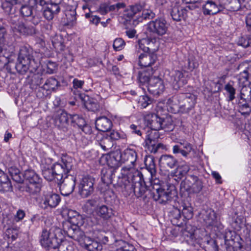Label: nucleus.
I'll list each match as a JSON object with an SVG mask.
<instances>
[{
  "label": "nucleus",
  "instance_id": "1",
  "mask_svg": "<svg viewBox=\"0 0 251 251\" xmlns=\"http://www.w3.org/2000/svg\"><path fill=\"white\" fill-rule=\"evenodd\" d=\"M49 0H18L10 4H4V10L6 14H15L18 9H20L21 15L23 17L29 18V20L34 25H38L41 21L40 18L33 14V8L37 4L44 5Z\"/></svg>",
  "mask_w": 251,
  "mask_h": 251
},
{
  "label": "nucleus",
  "instance_id": "2",
  "mask_svg": "<svg viewBox=\"0 0 251 251\" xmlns=\"http://www.w3.org/2000/svg\"><path fill=\"white\" fill-rule=\"evenodd\" d=\"M39 55L29 47H22L15 65L17 72L23 75L28 71L32 73L36 72L40 66Z\"/></svg>",
  "mask_w": 251,
  "mask_h": 251
},
{
  "label": "nucleus",
  "instance_id": "3",
  "mask_svg": "<svg viewBox=\"0 0 251 251\" xmlns=\"http://www.w3.org/2000/svg\"><path fill=\"white\" fill-rule=\"evenodd\" d=\"M73 166V159L69 156L62 158L61 162L55 163L51 169L42 170V175L47 180L60 183L64 175L71 172Z\"/></svg>",
  "mask_w": 251,
  "mask_h": 251
},
{
  "label": "nucleus",
  "instance_id": "4",
  "mask_svg": "<svg viewBox=\"0 0 251 251\" xmlns=\"http://www.w3.org/2000/svg\"><path fill=\"white\" fill-rule=\"evenodd\" d=\"M62 241L61 230L53 226L49 230L43 229L40 242L45 248L51 249L58 248L59 251H74L72 247L66 246V244L60 243Z\"/></svg>",
  "mask_w": 251,
  "mask_h": 251
},
{
  "label": "nucleus",
  "instance_id": "5",
  "mask_svg": "<svg viewBox=\"0 0 251 251\" xmlns=\"http://www.w3.org/2000/svg\"><path fill=\"white\" fill-rule=\"evenodd\" d=\"M126 189L137 198L143 196L148 190L142 179L141 172L135 168H126Z\"/></svg>",
  "mask_w": 251,
  "mask_h": 251
},
{
  "label": "nucleus",
  "instance_id": "6",
  "mask_svg": "<svg viewBox=\"0 0 251 251\" xmlns=\"http://www.w3.org/2000/svg\"><path fill=\"white\" fill-rule=\"evenodd\" d=\"M24 179L26 184H21L19 189L29 195H34L40 192L41 189V179L34 171L29 169L25 171Z\"/></svg>",
  "mask_w": 251,
  "mask_h": 251
},
{
  "label": "nucleus",
  "instance_id": "7",
  "mask_svg": "<svg viewBox=\"0 0 251 251\" xmlns=\"http://www.w3.org/2000/svg\"><path fill=\"white\" fill-rule=\"evenodd\" d=\"M164 79L171 83L175 90H178L188 82L187 76L179 70L171 71L166 70L164 74Z\"/></svg>",
  "mask_w": 251,
  "mask_h": 251
},
{
  "label": "nucleus",
  "instance_id": "8",
  "mask_svg": "<svg viewBox=\"0 0 251 251\" xmlns=\"http://www.w3.org/2000/svg\"><path fill=\"white\" fill-rule=\"evenodd\" d=\"M144 6V2L135 3L128 6L126 8V29L128 28V25L136 26L141 21V18H139V15L137 14Z\"/></svg>",
  "mask_w": 251,
  "mask_h": 251
},
{
  "label": "nucleus",
  "instance_id": "9",
  "mask_svg": "<svg viewBox=\"0 0 251 251\" xmlns=\"http://www.w3.org/2000/svg\"><path fill=\"white\" fill-rule=\"evenodd\" d=\"M69 223H63V230L64 232L70 238L80 243H85L86 241L90 240L89 237H86L83 231L75 226H71Z\"/></svg>",
  "mask_w": 251,
  "mask_h": 251
},
{
  "label": "nucleus",
  "instance_id": "10",
  "mask_svg": "<svg viewBox=\"0 0 251 251\" xmlns=\"http://www.w3.org/2000/svg\"><path fill=\"white\" fill-rule=\"evenodd\" d=\"M153 200L160 203H165L171 201L175 194L169 189L165 190L161 185L154 184L151 190Z\"/></svg>",
  "mask_w": 251,
  "mask_h": 251
},
{
  "label": "nucleus",
  "instance_id": "11",
  "mask_svg": "<svg viewBox=\"0 0 251 251\" xmlns=\"http://www.w3.org/2000/svg\"><path fill=\"white\" fill-rule=\"evenodd\" d=\"M144 121L147 126L155 131L165 129L167 126V120L154 113L146 114L144 116Z\"/></svg>",
  "mask_w": 251,
  "mask_h": 251
},
{
  "label": "nucleus",
  "instance_id": "12",
  "mask_svg": "<svg viewBox=\"0 0 251 251\" xmlns=\"http://www.w3.org/2000/svg\"><path fill=\"white\" fill-rule=\"evenodd\" d=\"M95 179L90 176H84L78 184V194L82 198H85L90 196L94 192Z\"/></svg>",
  "mask_w": 251,
  "mask_h": 251
},
{
  "label": "nucleus",
  "instance_id": "13",
  "mask_svg": "<svg viewBox=\"0 0 251 251\" xmlns=\"http://www.w3.org/2000/svg\"><path fill=\"white\" fill-rule=\"evenodd\" d=\"M181 187L189 193H198L203 188L202 181L197 176L191 175L181 183Z\"/></svg>",
  "mask_w": 251,
  "mask_h": 251
},
{
  "label": "nucleus",
  "instance_id": "14",
  "mask_svg": "<svg viewBox=\"0 0 251 251\" xmlns=\"http://www.w3.org/2000/svg\"><path fill=\"white\" fill-rule=\"evenodd\" d=\"M64 177L57 183L59 186L61 194L63 196H69L73 193L75 186L76 177L72 175H65Z\"/></svg>",
  "mask_w": 251,
  "mask_h": 251
},
{
  "label": "nucleus",
  "instance_id": "15",
  "mask_svg": "<svg viewBox=\"0 0 251 251\" xmlns=\"http://www.w3.org/2000/svg\"><path fill=\"white\" fill-rule=\"evenodd\" d=\"M102 159H104L107 165L111 168H118L124 162L120 150H117L103 156Z\"/></svg>",
  "mask_w": 251,
  "mask_h": 251
},
{
  "label": "nucleus",
  "instance_id": "16",
  "mask_svg": "<svg viewBox=\"0 0 251 251\" xmlns=\"http://www.w3.org/2000/svg\"><path fill=\"white\" fill-rule=\"evenodd\" d=\"M181 99V112L188 113L194 108L196 103L197 97L191 93L181 94L180 95Z\"/></svg>",
  "mask_w": 251,
  "mask_h": 251
},
{
  "label": "nucleus",
  "instance_id": "17",
  "mask_svg": "<svg viewBox=\"0 0 251 251\" xmlns=\"http://www.w3.org/2000/svg\"><path fill=\"white\" fill-rule=\"evenodd\" d=\"M148 29L158 35H164L168 30V25L166 20L162 18L151 21L148 25Z\"/></svg>",
  "mask_w": 251,
  "mask_h": 251
},
{
  "label": "nucleus",
  "instance_id": "18",
  "mask_svg": "<svg viewBox=\"0 0 251 251\" xmlns=\"http://www.w3.org/2000/svg\"><path fill=\"white\" fill-rule=\"evenodd\" d=\"M60 201L59 195L53 193L44 194L40 203L41 207L44 209L53 208L56 207Z\"/></svg>",
  "mask_w": 251,
  "mask_h": 251
},
{
  "label": "nucleus",
  "instance_id": "19",
  "mask_svg": "<svg viewBox=\"0 0 251 251\" xmlns=\"http://www.w3.org/2000/svg\"><path fill=\"white\" fill-rule=\"evenodd\" d=\"M69 116L70 115L64 110H58L53 116L55 126L64 131L66 130L69 126Z\"/></svg>",
  "mask_w": 251,
  "mask_h": 251
},
{
  "label": "nucleus",
  "instance_id": "20",
  "mask_svg": "<svg viewBox=\"0 0 251 251\" xmlns=\"http://www.w3.org/2000/svg\"><path fill=\"white\" fill-rule=\"evenodd\" d=\"M49 2L50 0L42 6L43 15L48 21L52 20L60 10L58 4Z\"/></svg>",
  "mask_w": 251,
  "mask_h": 251
},
{
  "label": "nucleus",
  "instance_id": "21",
  "mask_svg": "<svg viewBox=\"0 0 251 251\" xmlns=\"http://www.w3.org/2000/svg\"><path fill=\"white\" fill-rule=\"evenodd\" d=\"M148 90L154 95H159L165 90L163 81L158 77H151L148 86Z\"/></svg>",
  "mask_w": 251,
  "mask_h": 251
},
{
  "label": "nucleus",
  "instance_id": "22",
  "mask_svg": "<svg viewBox=\"0 0 251 251\" xmlns=\"http://www.w3.org/2000/svg\"><path fill=\"white\" fill-rule=\"evenodd\" d=\"M177 161L173 155L164 154L159 159V165L161 169L165 171H169L176 166Z\"/></svg>",
  "mask_w": 251,
  "mask_h": 251
},
{
  "label": "nucleus",
  "instance_id": "23",
  "mask_svg": "<svg viewBox=\"0 0 251 251\" xmlns=\"http://www.w3.org/2000/svg\"><path fill=\"white\" fill-rule=\"evenodd\" d=\"M225 8L222 4H218L212 0H207L202 6L204 15H214L222 11Z\"/></svg>",
  "mask_w": 251,
  "mask_h": 251
},
{
  "label": "nucleus",
  "instance_id": "24",
  "mask_svg": "<svg viewBox=\"0 0 251 251\" xmlns=\"http://www.w3.org/2000/svg\"><path fill=\"white\" fill-rule=\"evenodd\" d=\"M193 150L192 145L187 142H179L173 146V153L175 154L180 153L183 157H187Z\"/></svg>",
  "mask_w": 251,
  "mask_h": 251
},
{
  "label": "nucleus",
  "instance_id": "25",
  "mask_svg": "<svg viewBox=\"0 0 251 251\" xmlns=\"http://www.w3.org/2000/svg\"><path fill=\"white\" fill-rule=\"evenodd\" d=\"M119 134L117 132L111 133L110 136H103L101 139L98 140V144L104 151H107L113 147L114 141L113 139H117Z\"/></svg>",
  "mask_w": 251,
  "mask_h": 251
},
{
  "label": "nucleus",
  "instance_id": "26",
  "mask_svg": "<svg viewBox=\"0 0 251 251\" xmlns=\"http://www.w3.org/2000/svg\"><path fill=\"white\" fill-rule=\"evenodd\" d=\"M201 215L207 226H217V216L214 210L211 209L203 210Z\"/></svg>",
  "mask_w": 251,
  "mask_h": 251
},
{
  "label": "nucleus",
  "instance_id": "27",
  "mask_svg": "<svg viewBox=\"0 0 251 251\" xmlns=\"http://www.w3.org/2000/svg\"><path fill=\"white\" fill-rule=\"evenodd\" d=\"M12 185L7 174L0 169V192L12 191Z\"/></svg>",
  "mask_w": 251,
  "mask_h": 251
},
{
  "label": "nucleus",
  "instance_id": "28",
  "mask_svg": "<svg viewBox=\"0 0 251 251\" xmlns=\"http://www.w3.org/2000/svg\"><path fill=\"white\" fill-rule=\"evenodd\" d=\"M112 126L111 121L106 117H99L96 121V127L99 131L107 132L111 129Z\"/></svg>",
  "mask_w": 251,
  "mask_h": 251
},
{
  "label": "nucleus",
  "instance_id": "29",
  "mask_svg": "<svg viewBox=\"0 0 251 251\" xmlns=\"http://www.w3.org/2000/svg\"><path fill=\"white\" fill-rule=\"evenodd\" d=\"M83 101V104L85 107L89 111L96 112L100 109V105L98 101L92 98L89 97L88 96H84L82 98L80 96Z\"/></svg>",
  "mask_w": 251,
  "mask_h": 251
},
{
  "label": "nucleus",
  "instance_id": "30",
  "mask_svg": "<svg viewBox=\"0 0 251 251\" xmlns=\"http://www.w3.org/2000/svg\"><path fill=\"white\" fill-rule=\"evenodd\" d=\"M171 15L174 21H180L187 17L186 10L179 5H175L172 9Z\"/></svg>",
  "mask_w": 251,
  "mask_h": 251
},
{
  "label": "nucleus",
  "instance_id": "31",
  "mask_svg": "<svg viewBox=\"0 0 251 251\" xmlns=\"http://www.w3.org/2000/svg\"><path fill=\"white\" fill-rule=\"evenodd\" d=\"M180 103V95L174 96L170 98L167 101L169 107L174 113L181 112Z\"/></svg>",
  "mask_w": 251,
  "mask_h": 251
},
{
  "label": "nucleus",
  "instance_id": "32",
  "mask_svg": "<svg viewBox=\"0 0 251 251\" xmlns=\"http://www.w3.org/2000/svg\"><path fill=\"white\" fill-rule=\"evenodd\" d=\"M156 56L149 54H141L139 56V64L143 67L151 66L155 62Z\"/></svg>",
  "mask_w": 251,
  "mask_h": 251
},
{
  "label": "nucleus",
  "instance_id": "33",
  "mask_svg": "<svg viewBox=\"0 0 251 251\" xmlns=\"http://www.w3.org/2000/svg\"><path fill=\"white\" fill-rule=\"evenodd\" d=\"M96 212L97 215L104 220L110 219L113 215V209L107 206L102 205L97 208Z\"/></svg>",
  "mask_w": 251,
  "mask_h": 251
},
{
  "label": "nucleus",
  "instance_id": "34",
  "mask_svg": "<svg viewBox=\"0 0 251 251\" xmlns=\"http://www.w3.org/2000/svg\"><path fill=\"white\" fill-rule=\"evenodd\" d=\"M251 100H246L240 99L237 102L238 111L242 115L248 116L251 112V107L249 106L248 102Z\"/></svg>",
  "mask_w": 251,
  "mask_h": 251
},
{
  "label": "nucleus",
  "instance_id": "35",
  "mask_svg": "<svg viewBox=\"0 0 251 251\" xmlns=\"http://www.w3.org/2000/svg\"><path fill=\"white\" fill-rule=\"evenodd\" d=\"M183 61L184 62L183 67L190 71H193L199 66L196 57L192 54H189L187 58Z\"/></svg>",
  "mask_w": 251,
  "mask_h": 251
},
{
  "label": "nucleus",
  "instance_id": "36",
  "mask_svg": "<svg viewBox=\"0 0 251 251\" xmlns=\"http://www.w3.org/2000/svg\"><path fill=\"white\" fill-rule=\"evenodd\" d=\"M113 171L111 169L103 168L101 171V180L107 186L112 183Z\"/></svg>",
  "mask_w": 251,
  "mask_h": 251
},
{
  "label": "nucleus",
  "instance_id": "37",
  "mask_svg": "<svg viewBox=\"0 0 251 251\" xmlns=\"http://www.w3.org/2000/svg\"><path fill=\"white\" fill-rule=\"evenodd\" d=\"M145 165L147 169L151 173V176L155 175L156 172L154 159L152 156H146L144 160Z\"/></svg>",
  "mask_w": 251,
  "mask_h": 251
},
{
  "label": "nucleus",
  "instance_id": "38",
  "mask_svg": "<svg viewBox=\"0 0 251 251\" xmlns=\"http://www.w3.org/2000/svg\"><path fill=\"white\" fill-rule=\"evenodd\" d=\"M137 159V153L132 149H126V168L133 167Z\"/></svg>",
  "mask_w": 251,
  "mask_h": 251
},
{
  "label": "nucleus",
  "instance_id": "39",
  "mask_svg": "<svg viewBox=\"0 0 251 251\" xmlns=\"http://www.w3.org/2000/svg\"><path fill=\"white\" fill-rule=\"evenodd\" d=\"M133 107L135 108V105H138L141 108H146L148 105L151 103L152 100L147 95L139 96L138 99L134 100Z\"/></svg>",
  "mask_w": 251,
  "mask_h": 251
},
{
  "label": "nucleus",
  "instance_id": "40",
  "mask_svg": "<svg viewBox=\"0 0 251 251\" xmlns=\"http://www.w3.org/2000/svg\"><path fill=\"white\" fill-rule=\"evenodd\" d=\"M59 86V82L55 78L51 77L47 79L43 88L47 91H54Z\"/></svg>",
  "mask_w": 251,
  "mask_h": 251
},
{
  "label": "nucleus",
  "instance_id": "41",
  "mask_svg": "<svg viewBox=\"0 0 251 251\" xmlns=\"http://www.w3.org/2000/svg\"><path fill=\"white\" fill-rule=\"evenodd\" d=\"M182 213L184 218L191 219L193 216V208L191 204L188 201H184L182 204Z\"/></svg>",
  "mask_w": 251,
  "mask_h": 251
},
{
  "label": "nucleus",
  "instance_id": "42",
  "mask_svg": "<svg viewBox=\"0 0 251 251\" xmlns=\"http://www.w3.org/2000/svg\"><path fill=\"white\" fill-rule=\"evenodd\" d=\"M51 42L53 47L57 50L62 51L64 50V39L60 35H55L52 37Z\"/></svg>",
  "mask_w": 251,
  "mask_h": 251
},
{
  "label": "nucleus",
  "instance_id": "43",
  "mask_svg": "<svg viewBox=\"0 0 251 251\" xmlns=\"http://www.w3.org/2000/svg\"><path fill=\"white\" fill-rule=\"evenodd\" d=\"M153 43L149 38H143L138 41L139 49L148 52L152 48Z\"/></svg>",
  "mask_w": 251,
  "mask_h": 251
},
{
  "label": "nucleus",
  "instance_id": "44",
  "mask_svg": "<svg viewBox=\"0 0 251 251\" xmlns=\"http://www.w3.org/2000/svg\"><path fill=\"white\" fill-rule=\"evenodd\" d=\"M70 119H71V125L74 127L77 126L79 128L80 126H84L85 122L81 116L77 114L70 115Z\"/></svg>",
  "mask_w": 251,
  "mask_h": 251
},
{
  "label": "nucleus",
  "instance_id": "45",
  "mask_svg": "<svg viewBox=\"0 0 251 251\" xmlns=\"http://www.w3.org/2000/svg\"><path fill=\"white\" fill-rule=\"evenodd\" d=\"M190 170V167L186 164L178 166L175 172V176L181 179L185 176Z\"/></svg>",
  "mask_w": 251,
  "mask_h": 251
},
{
  "label": "nucleus",
  "instance_id": "46",
  "mask_svg": "<svg viewBox=\"0 0 251 251\" xmlns=\"http://www.w3.org/2000/svg\"><path fill=\"white\" fill-rule=\"evenodd\" d=\"M151 79V74L150 73L145 71L139 72L138 79L140 83L142 85L147 84L146 87L147 88Z\"/></svg>",
  "mask_w": 251,
  "mask_h": 251
},
{
  "label": "nucleus",
  "instance_id": "47",
  "mask_svg": "<svg viewBox=\"0 0 251 251\" xmlns=\"http://www.w3.org/2000/svg\"><path fill=\"white\" fill-rule=\"evenodd\" d=\"M116 196L110 190H106L104 194L105 201L110 205H113L116 202Z\"/></svg>",
  "mask_w": 251,
  "mask_h": 251
},
{
  "label": "nucleus",
  "instance_id": "48",
  "mask_svg": "<svg viewBox=\"0 0 251 251\" xmlns=\"http://www.w3.org/2000/svg\"><path fill=\"white\" fill-rule=\"evenodd\" d=\"M6 234L8 239V242H12L18 238L19 231L17 229L8 228L6 230Z\"/></svg>",
  "mask_w": 251,
  "mask_h": 251
},
{
  "label": "nucleus",
  "instance_id": "49",
  "mask_svg": "<svg viewBox=\"0 0 251 251\" xmlns=\"http://www.w3.org/2000/svg\"><path fill=\"white\" fill-rule=\"evenodd\" d=\"M238 45L244 48H247L251 45V37L246 35L241 37L238 41Z\"/></svg>",
  "mask_w": 251,
  "mask_h": 251
},
{
  "label": "nucleus",
  "instance_id": "50",
  "mask_svg": "<svg viewBox=\"0 0 251 251\" xmlns=\"http://www.w3.org/2000/svg\"><path fill=\"white\" fill-rule=\"evenodd\" d=\"M65 14L69 24H73L76 20V12L75 10L67 9Z\"/></svg>",
  "mask_w": 251,
  "mask_h": 251
},
{
  "label": "nucleus",
  "instance_id": "51",
  "mask_svg": "<svg viewBox=\"0 0 251 251\" xmlns=\"http://www.w3.org/2000/svg\"><path fill=\"white\" fill-rule=\"evenodd\" d=\"M86 248L90 251H100L102 247L100 244L95 241H92L91 243L87 244L85 242Z\"/></svg>",
  "mask_w": 251,
  "mask_h": 251
},
{
  "label": "nucleus",
  "instance_id": "52",
  "mask_svg": "<svg viewBox=\"0 0 251 251\" xmlns=\"http://www.w3.org/2000/svg\"><path fill=\"white\" fill-rule=\"evenodd\" d=\"M155 17V13L151 10L146 9L144 10L142 12V16H139V18H141V21L142 22L143 20H150Z\"/></svg>",
  "mask_w": 251,
  "mask_h": 251
},
{
  "label": "nucleus",
  "instance_id": "53",
  "mask_svg": "<svg viewBox=\"0 0 251 251\" xmlns=\"http://www.w3.org/2000/svg\"><path fill=\"white\" fill-rule=\"evenodd\" d=\"M125 46L124 40L121 38H116L113 42V47L115 50L118 51L121 50Z\"/></svg>",
  "mask_w": 251,
  "mask_h": 251
},
{
  "label": "nucleus",
  "instance_id": "54",
  "mask_svg": "<svg viewBox=\"0 0 251 251\" xmlns=\"http://www.w3.org/2000/svg\"><path fill=\"white\" fill-rule=\"evenodd\" d=\"M12 28L14 31H17L23 34L26 33L27 29L24 24L22 23L19 22L16 25L12 26Z\"/></svg>",
  "mask_w": 251,
  "mask_h": 251
},
{
  "label": "nucleus",
  "instance_id": "55",
  "mask_svg": "<svg viewBox=\"0 0 251 251\" xmlns=\"http://www.w3.org/2000/svg\"><path fill=\"white\" fill-rule=\"evenodd\" d=\"M225 90L228 93L229 100H232L235 98V89L229 83L227 84L225 86Z\"/></svg>",
  "mask_w": 251,
  "mask_h": 251
},
{
  "label": "nucleus",
  "instance_id": "56",
  "mask_svg": "<svg viewBox=\"0 0 251 251\" xmlns=\"http://www.w3.org/2000/svg\"><path fill=\"white\" fill-rule=\"evenodd\" d=\"M25 216V213L24 210L19 209H18L16 214L14 215V220L16 222H19L22 221Z\"/></svg>",
  "mask_w": 251,
  "mask_h": 251
},
{
  "label": "nucleus",
  "instance_id": "57",
  "mask_svg": "<svg viewBox=\"0 0 251 251\" xmlns=\"http://www.w3.org/2000/svg\"><path fill=\"white\" fill-rule=\"evenodd\" d=\"M207 244L210 251H218V246L216 240L210 239L207 241Z\"/></svg>",
  "mask_w": 251,
  "mask_h": 251
},
{
  "label": "nucleus",
  "instance_id": "58",
  "mask_svg": "<svg viewBox=\"0 0 251 251\" xmlns=\"http://www.w3.org/2000/svg\"><path fill=\"white\" fill-rule=\"evenodd\" d=\"M6 34V30L5 28L2 25H0V47L4 44L5 41V35Z\"/></svg>",
  "mask_w": 251,
  "mask_h": 251
},
{
  "label": "nucleus",
  "instance_id": "59",
  "mask_svg": "<svg viewBox=\"0 0 251 251\" xmlns=\"http://www.w3.org/2000/svg\"><path fill=\"white\" fill-rule=\"evenodd\" d=\"M230 4V10L232 11H237L241 7L240 3L239 0H231Z\"/></svg>",
  "mask_w": 251,
  "mask_h": 251
},
{
  "label": "nucleus",
  "instance_id": "60",
  "mask_svg": "<svg viewBox=\"0 0 251 251\" xmlns=\"http://www.w3.org/2000/svg\"><path fill=\"white\" fill-rule=\"evenodd\" d=\"M242 223V221L237 216L232 218L231 225L235 228L239 227Z\"/></svg>",
  "mask_w": 251,
  "mask_h": 251
},
{
  "label": "nucleus",
  "instance_id": "61",
  "mask_svg": "<svg viewBox=\"0 0 251 251\" xmlns=\"http://www.w3.org/2000/svg\"><path fill=\"white\" fill-rule=\"evenodd\" d=\"M77 220H81V215L78 213V215L71 220L70 221H67L65 222L64 223H69L71 225V226H77L79 227V224L80 223H78L76 222Z\"/></svg>",
  "mask_w": 251,
  "mask_h": 251
},
{
  "label": "nucleus",
  "instance_id": "62",
  "mask_svg": "<svg viewBox=\"0 0 251 251\" xmlns=\"http://www.w3.org/2000/svg\"><path fill=\"white\" fill-rule=\"evenodd\" d=\"M7 15L9 16L8 18V21L11 24V27L16 25L19 22L18 16L15 15V14H14L13 15Z\"/></svg>",
  "mask_w": 251,
  "mask_h": 251
},
{
  "label": "nucleus",
  "instance_id": "63",
  "mask_svg": "<svg viewBox=\"0 0 251 251\" xmlns=\"http://www.w3.org/2000/svg\"><path fill=\"white\" fill-rule=\"evenodd\" d=\"M128 95H130L131 97L128 96L126 97L129 100L132 102L133 103H134V100L136 99H138L139 97L138 95L137 94V93L135 90H130V92H127Z\"/></svg>",
  "mask_w": 251,
  "mask_h": 251
},
{
  "label": "nucleus",
  "instance_id": "64",
  "mask_svg": "<svg viewBox=\"0 0 251 251\" xmlns=\"http://www.w3.org/2000/svg\"><path fill=\"white\" fill-rule=\"evenodd\" d=\"M129 129L131 130V132L132 133H134L139 136H141L142 135V132L140 129V127L134 124H132L130 125Z\"/></svg>",
  "mask_w": 251,
  "mask_h": 251
}]
</instances>
